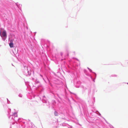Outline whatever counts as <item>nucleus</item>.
I'll list each match as a JSON object with an SVG mask.
<instances>
[{
    "mask_svg": "<svg viewBox=\"0 0 128 128\" xmlns=\"http://www.w3.org/2000/svg\"><path fill=\"white\" fill-rule=\"evenodd\" d=\"M0 35L2 37H4L6 38L7 36L6 33V31H4L2 32V34H0Z\"/></svg>",
    "mask_w": 128,
    "mask_h": 128,
    "instance_id": "f257e3e1",
    "label": "nucleus"
},
{
    "mask_svg": "<svg viewBox=\"0 0 128 128\" xmlns=\"http://www.w3.org/2000/svg\"><path fill=\"white\" fill-rule=\"evenodd\" d=\"M54 114H55V115L56 116H57L58 115H57V112H55Z\"/></svg>",
    "mask_w": 128,
    "mask_h": 128,
    "instance_id": "7ed1b4c3",
    "label": "nucleus"
},
{
    "mask_svg": "<svg viewBox=\"0 0 128 128\" xmlns=\"http://www.w3.org/2000/svg\"><path fill=\"white\" fill-rule=\"evenodd\" d=\"M13 40H11L10 41V43L9 44V46L10 48H12L13 47L14 44L13 43Z\"/></svg>",
    "mask_w": 128,
    "mask_h": 128,
    "instance_id": "f03ea898",
    "label": "nucleus"
},
{
    "mask_svg": "<svg viewBox=\"0 0 128 128\" xmlns=\"http://www.w3.org/2000/svg\"><path fill=\"white\" fill-rule=\"evenodd\" d=\"M127 84H128V82L127 83Z\"/></svg>",
    "mask_w": 128,
    "mask_h": 128,
    "instance_id": "20e7f679",
    "label": "nucleus"
}]
</instances>
